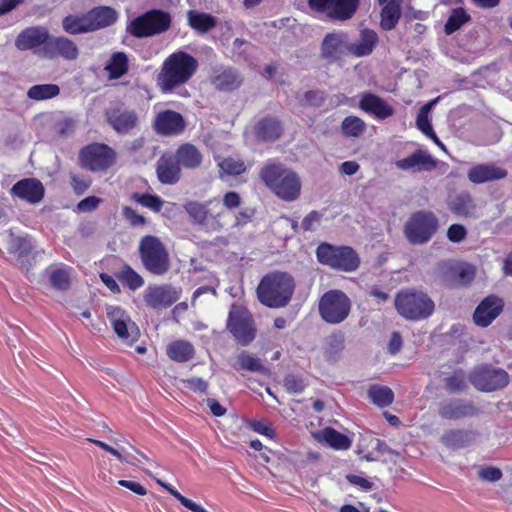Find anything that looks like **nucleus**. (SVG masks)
I'll list each match as a JSON object with an SVG mask.
<instances>
[{
  "instance_id": "f257e3e1",
  "label": "nucleus",
  "mask_w": 512,
  "mask_h": 512,
  "mask_svg": "<svg viewBox=\"0 0 512 512\" xmlns=\"http://www.w3.org/2000/svg\"><path fill=\"white\" fill-rule=\"evenodd\" d=\"M198 66V60L189 53L181 50L173 52L163 61L156 85L162 93H172L190 81Z\"/></svg>"
},
{
  "instance_id": "f03ea898",
  "label": "nucleus",
  "mask_w": 512,
  "mask_h": 512,
  "mask_svg": "<svg viewBox=\"0 0 512 512\" xmlns=\"http://www.w3.org/2000/svg\"><path fill=\"white\" fill-rule=\"evenodd\" d=\"M265 186L279 199L286 202L297 200L302 183L299 175L280 163L267 162L259 172Z\"/></svg>"
},
{
  "instance_id": "7ed1b4c3",
  "label": "nucleus",
  "mask_w": 512,
  "mask_h": 512,
  "mask_svg": "<svg viewBox=\"0 0 512 512\" xmlns=\"http://www.w3.org/2000/svg\"><path fill=\"white\" fill-rule=\"evenodd\" d=\"M295 286V280L291 274L273 271L261 279L257 287V297L269 308H281L290 302Z\"/></svg>"
},
{
  "instance_id": "20e7f679",
  "label": "nucleus",
  "mask_w": 512,
  "mask_h": 512,
  "mask_svg": "<svg viewBox=\"0 0 512 512\" xmlns=\"http://www.w3.org/2000/svg\"><path fill=\"white\" fill-rule=\"evenodd\" d=\"M138 252L143 267L155 276L165 275L171 261L167 248L162 241L154 235H146L139 241Z\"/></svg>"
},
{
  "instance_id": "39448f33",
  "label": "nucleus",
  "mask_w": 512,
  "mask_h": 512,
  "mask_svg": "<svg viewBox=\"0 0 512 512\" xmlns=\"http://www.w3.org/2000/svg\"><path fill=\"white\" fill-rule=\"evenodd\" d=\"M394 306L399 315L413 321L428 318L435 308L434 302L426 293L414 289L399 291Z\"/></svg>"
},
{
  "instance_id": "423d86ee",
  "label": "nucleus",
  "mask_w": 512,
  "mask_h": 512,
  "mask_svg": "<svg viewBox=\"0 0 512 512\" xmlns=\"http://www.w3.org/2000/svg\"><path fill=\"white\" fill-rule=\"evenodd\" d=\"M317 260L332 269L353 272L360 265V258L350 246H335L322 242L316 249Z\"/></svg>"
},
{
  "instance_id": "0eeeda50",
  "label": "nucleus",
  "mask_w": 512,
  "mask_h": 512,
  "mask_svg": "<svg viewBox=\"0 0 512 512\" xmlns=\"http://www.w3.org/2000/svg\"><path fill=\"white\" fill-rule=\"evenodd\" d=\"M171 15L159 9H152L134 18L127 26V32L136 38H146L166 32L171 26Z\"/></svg>"
},
{
  "instance_id": "6e6552de",
  "label": "nucleus",
  "mask_w": 512,
  "mask_h": 512,
  "mask_svg": "<svg viewBox=\"0 0 512 512\" xmlns=\"http://www.w3.org/2000/svg\"><path fill=\"white\" fill-rule=\"evenodd\" d=\"M439 222L434 213L418 211L404 225L407 240L414 245L427 243L436 233Z\"/></svg>"
},
{
  "instance_id": "1a4fd4ad",
  "label": "nucleus",
  "mask_w": 512,
  "mask_h": 512,
  "mask_svg": "<svg viewBox=\"0 0 512 512\" xmlns=\"http://www.w3.org/2000/svg\"><path fill=\"white\" fill-rule=\"evenodd\" d=\"M351 310V301L340 290L326 292L319 301V313L323 320L330 324H338L344 321Z\"/></svg>"
},
{
  "instance_id": "9d476101",
  "label": "nucleus",
  "mask_w": 512,
  "mask_h": 512,
  "mask_svg": "<svg viewBox=\"0 0 512 512\" xmlns=\"http://www.w3.org/2000/svg\"><path fill=\"white\" fill-rule=\"evenodd\" d=\"M215 202L213 199L207 201L189 200L183 205V208L189 216L192 223L201 227L207 232H219L224 225L221 223V212L211 213L210 206Z\"/></svg>"
},
{
  "instance_id": "9b49d317",
  "label": "nucleus",
  "mask_w": 512,
  "mask_h": 512,
  "mask_svg": "<svg viewBox=\"0 0 512 512\" xmlns=\"http://www.w3.org/2000/svg\"><path fill=\"white\" fill-rule=\"evenodd\" d=\"M470 382L479 391L493 392L505 388L510 382L509 374L502 368L483 365L470 374Z\"/></svg>"
},
{
  "instance_id": "f8f14e48",
  "label": "nucleus",
  "mask_w": 512,
  "mask_h": 512,
  "mask_svg": "<svg viewBox=\"0 0 512 512\" xmlns=\"http://www.w3.org/2000/svg\"><path fill=\"white\" fill-rule=\"evenodd\" d=\"M309 8L324 14L333 21L351 19L357 11L359 0H308Z\"/></svg>"
},
{
  "instance_id": "ddd939ff",
  "label": "nucleus",
  "mask_w": 512,
  "mask_h": 512,
  "mask_svg": "<svg viewBox=\"0 0 512 512\" xmlns=\"http://www.w3.org/2000/svg\"><path fill=\"white\" fill-rule=\"evenodd\" d=\"M227 327L238 343L243 346L251 343L256 335V329L251 314L240 307H232L229 313Z\"/></svg>"
},
{
  "instance_id": "4468645a",
  "label": "nucleus",
  "mask_w": 512,
  "mask_h": 512,
  "mask_svg": "<svg viewBox=\"0 0 512 512\" xmlns=\"http://www.w3.org/2000/svg\"><path fill=\"white\" fill-rule=\"evenodd\" d=\"M81 165L93 172L108 169L115 161V152L105 144H90L80 151Z\"/></svg>"
},
{
  "instance_id": "2eb2a0df",
  "label": "nucleus",
  "mask_w": 512,
  "mask_h": 512,
  "mask_svg": "<svg viewBox=\"0 0 512 512\" xmlns=\"http://www.w3.org/2000/svg\"><path fill=\"white\" fill-rule=\"evenodd\" d=\"M106 315L114 332L123 342L133 343L138 340L139 329L124 309L109 305L106 307Z\"/></svg>"
},
{
  "instance_id": "dca6fc26",
  "label": "nucleus",
  "mask_w": 512,
  "mask_h": 512,
  "mask_svg": "<svg viewBox=\"0 0 512 512\" xmlns=\"http://www.w3.org/2000/svg\"><path fill=\"white\" fill-rule=\"evenodd\" d=\"M437 270L443 280L456 286L468 285L476 276L475 266L465 262L441 261Z\"/></svg>"
},
{
  "instance_id": "f3484780",
  "label": "nucleus",
  "mask_w": 512,
  "mask_h": 512,
  "mask_svg": "<svg viewBox=\"0 0 512 512\" xmlns=\"http://www.w3.org/2000/svg\"><path fill=\"white\" fill-rule=\"evenodd\" d=\"M42 56L48 59L62 58L74 61L79 56L77 44L64 36H50L47 43L41 48Z\"/></svg>"
},
{
  "instance_id": "a211bd4d",
  "label": "nucleus",
  "mask_w": 512,
  "mask_h": 512,
  "mask_svg": "<svg viewBox=\"0 0 512 512\" xmlns=\"http://www.w3.org/2000/svg\"><path fill=\"white\" fill-rule=\"evenodd\" d=\"M181 289L170 285L148 286L144 291V301L153 309L167 308L180 299Z\"/></svg>"
},
{
  "instance_id": "6ab92c4d",
  "label": "nucleus",
  "mask_w": 512,
  "mask_h": 512,
  "mask_svg": "<svg viewBox=\"0 0 512 512\" xmlns=\"http://www.w3.org/2000/svg\"><path fill=\"white\" fill-rule=\"evenodd\" d=\"M185 127L184 117L179 112L170 109L158 112L153 122L154 131L163 136L180 135Z\"/></svg>"
},
{
  "instance_id": "aec40b11",
  "label": "nucleus",
  "mask_w": 512,
  "mask_h": 512,
  "mask_svg": "<svg viewBox=\"0 0 512 512\" xmlns=\"http://www.w3.org/2000/svg\"><path fill=\"white\" fill-rule=\"evenodd\" d=\"M503 300L495 295L484 298L476 307L473 321L477 326H489L502 312Z\"/></svg>"
},
{
  "instance_id": "412c9836",
  "label": "nucleus",
  "mask_w": 512,
  "mask_h": 512,
  "mask_svg": "<svg viewBox=\"0 0 512 512\" xmlns=\"http://www.w3.org/2000/svg\"><path fill=\"white\" fill-rule=\"evenodd\" d=\"M436 160L432 155L422 149L414 151L411 155L395 162L397 169L412 173L430 171L436 167Z\"/></svg>"
},
{
  "instance_id": "4be33fe9",
  "label": "nucleus",
  "mask_w": 512,
  "mask_h": 512,
  "mask_svg": "<svg viewBox=\"0 0 512 512\" xmlns=\"http://www.w3.org/2000/svg\"><path fill=\"white\" fill-rule=\"evenodd\" d=\"M348 47V37L345 33H328L321 43V56L330 62H334L348 53Z\"/></svg>"
},
{
  "instance_id": "5701e85b",
  "label": "nucleus",
  "mask_w": 512,
  "mask_h": 512,
  "mask_svg": "<svg viewBox=\"0 0 512 512\" xmlns=\"http://www.w3.org/2000/svg\"><path fill=\"white\" fill-rule=\"evenodd\" d=\"M105 115L107 122L118 134H128L138 124V116L134 110L114 108Z\"/></svg>"
},
{
  "instance_id": "b1692460",
  "label": "nucleus",
  "mask_w": 512,
  "mask_h": 512,
  "mask_svg": "<svg viewBox=\"0 0 512 512\" xmlns=\"http://www.w3.org/2000/svg\"><path fill=\"white\" fill-rule=\"evenodd\" d=\"M44 186L35 178H25L15 183L11 188V194L26 202L39 203L44 197Z\"/></svg>"
},
{
  "instance_id": "393cba45",
  "label": "nucleus",
  "mask_w": 512,
  "mask_h": 512,
  "mask_svg": "<svg viewBox=\"0 0 512 512\" xmlns=\"http://www.w3.org/2000/svg\"><path fill=\"white\" fill-rule=\"evenodd\" d=\"M209 80L219 91H232L242 83V77L235 69L224 66L213 68Z\"/></svg>"
},
{
  "instance_id": "a878e982",
  "label": "nucleus",
  "mask_w": 512,
  "mask_h": 512,
  "mask_svg": "<svg viewBox=\"0 0 512 512\" xmlns=\"http://www.w3.org/2000/svg\"><path fill=\"white\" fill-rule=\"evenodd\" d=\"M359 107L366 113L380 120L389 118L394 114L393 107L373 93L362 94Z\"/></svg>"
},
{
  "instance_id": "bb28decb",
  "label": "nucleus",
  "mask_w": 512,
  "mask_h": 512,
  "mask_svg": "<svg viewBox=\"0 0 512 512\" xmlns=\"http://www.w3.org/2000/svg\"><path fill=\"white\" fill-rule=\"evenodd\" d=\"M156 174L160 183L174 185L181 178V167L172 155H163L156 163Z\"/></svg>"
},
{
  "instance_id": "cd10ccee",
  "label": "nucleus",
  "mask_w": 512,
  "mask_h": 512,
  "mask_svg": "<svg viewBox=\"0 0 512 512\" xmlns=\"http://www.w3.org/2000/svg\"><path fill=\"white\" fill-rule=\"evenodd\" d=\"M49 33L43 27H30L24 29L16 38L15 46L21 50H29L36 47L41 48L47 43Z\"/></svg>"
},
{
  "instance_id": "c85d7f7f",
  "label": "nucleus",
  "mask_w": 512,
  "mask_h": 512,
  "mask_svg": "<svg viewBox=\"0 0 512 512\" xmlns=\"http://www.w3.org/2000/svg\"><path fill=\"white\" fill-rule=\"evenodd\" d=\"M179 166L184 169L194 170L201 166L203 155L200 150L191 143L180 145L172 155Z\"/></svg>"
},
{
  "instance_id": "c756f323",
  "label": "nucleus",
  "mask_w": 512,
  "mask_h": 512,
  "mask_svg": "<svg viewBox=\"0 0 512 512\" xmlns=\"http://www.w3.org/2000/svg\"><path fill=\"white\" fill-rule=\"evenodd\" d=\"M477 413L472 403L464 400L444 402L439 408V415L444 419L457 420Z\"/></svg>"
},
{
  "instance_id": "7c9ffc66",
  "label": "nucleus",
  "mask_w": 512,
  "mask_h": 512,
  "mask_svg": "<svg viewBox=\"0 0 512 512\" xmlns=\"http://www.w3.org/2000/svg\"><path fill=\"white\" fill-rule=\"evenodd\" d=\"M378 42V35L371 29H362L359 38L353 42H348V54L355 57L370 55Z\"/></svg>"
},
{
  "instance_id": "2f4dec72",
  "label": "nucleus",
  "mask_w": 512,
  "mask_h": 512,
  "mask_svg": "<svg viewBox=\"0 0 512 512\" xmlns=\"http://www.w3.org/2000/svg\"><path fill=\"white\" fill-rule=\"evenodd\" d=\"M506 176L507 171L505 169L489 164L475 165L468 172V179L475 184L503 179Z\"/></svg>"
},
{
  "instance_id": "473e14b6",
  "label": "nucleus",
  "mask_w": 512,
  "mask_h": 512,
  "mask_svg": "<svg viewBox=\"0 0 512 512\" xmlns=\"http://www.w3.org/2000/svg\"><path fill=\"white\" fill-rule=\"evenodd\" d=\"M92 31L106 28L114 24L118 13L111 7L99 6L87 12Z\"/></svg>"
},
{
  "instance_id": "72a5a7b5",
  "label": "nucleus",
  "mask_w": 512,
  "mask_h": 512,
  "mask_svg": "<svg viewBox=\"0 0 512 512\" xmlns=\"http://www.w3.org/2000/svg\"><path fill=\"white\" fill-rule=\"evenodd\" d=\"M315 438L336 450H347L351 447V439L331 427L324 428L315 434Z\"/></svg>"
},
{
  "instance_id": "f704fd0d",
  "label": "nucleus",
  "mask_w": 512,
  "mask_h": 512,
  "mask_svg": "<svg viewBox=\"0 0 512 512\" xmlns=\"http://www.w3.org/2000/svg\"><path fill=\"white\" fill-rule=\"evenodd\" d=\"M401 3L402 0H390L383 4L380 21L383 30L390 31L396 27L401 17Z\"/></svg>"
},
{
  "instance_id": "c9c22d12",
  "label": "nucleus",
  "mask_w": 512,
  "mask_h": 512,
  "mask_svg": "<svg viewBox=\"0 0 512 512\" xmlns=\"http://www.w3.org/2000/svg\"><path fill=\"white\" fill-rule=\"evenodd\" d=\"M63 30L70 35L93 32L89 23L88 14L68 15L62 20Z\"/></svg>"
},
{
  "instance_id": "e433bc0d",
  "label": "nucleus",
  "mask_w": 512,
  "mask_h": 512,
  "mask_svg": "<svg viewBox=\"0 0 512 512\" xmlns=\"http://www.w3.org/2000/svg\"><path fill=\"white\" fill-rule=\"evenodd\" d=\"M128 69V57L124 52L113 53L104 68L110 80L121 78L128 72Z\"/></svg>"
},
{
  "instance_id": "4c0bfd02",
  "label": "nucleus",
  "mask_w": 512,
  "mask_h": 512,
  "mask_svg": "<svg viewBox=\"0 0 512 512\" xmlns=\"http://www.w3.org/2000/svg\"><path fill=\"white\" fill-rule=\"evenodd\" d=\"M166 352L168 357L173 361L187 362L193 358L195 350L190 342L176 340L168 344Z\"/></svg>"
},
{
  "instance_id": "58836bf2",
  "label": "nucleus",
  "mask_w": 512,
  "mask_h": 512,
  "mask_svg": "<svg viewBox=\"0 0 512 512\" xmlns=\"http://www.w3.org/2000/svg\"><path fill=\"white\" fill-rule=\"evenodd\" d=\"M282 133V126L277 119L266 118L256 126V136L262 141H275Z\"/></svg>"
},
{
  "instance_id": "ea45409f",
  "label": "nucleus",
  "mask_w": 512,
  "mask_h": 512,
  "mask_svg": "<svg viewBox=\"0 0 512 512\" xmlns=\"http://www.w3.org/2000/svg\"><path fill=\"white\" fill-rule=\"evenodd\" d=\"M188 24L199 33H206L217 25L216 18L211 14L190 10L187 14Z\"/></svg>"
},
{
  "instance_id": "a19ab883",
  "label": "nucleus",
  "mask_w": 512,
  "mask_h": 512,
  "mask_svg": "<svg viewBox=\"0 0 512 512\" xmlns=\"http://www.w3.org/2000/svg\"><path fill=\"white\" fill-rule=\"evenodd\" d=\"M450 209L458 216L470 217L474 214L476 205L468 192H461L451 200Z\"/></svg>"
},
{
  "instance_id": "79ce46f5",
  "label": "nucleus",
  "mask_w": 512,
  "mask_h": 512,
  "mask_svg": "<svg viewBox=\"0 0 512 512\" xmlns=\"http://www.w3.org/2000/svg\"><path fill=\"white\" fill-rule=\"evenodd\" d=\"M237 364L241 370L269 374V369L262 363L261 359L248 351H242L238 354Z\"/></svg>"
},
{
  "instance_id": "37998d69",
  "label": "nucleus",
  "mask_w": 512,
  "mask_h": 512,
  "mask_svg": "<svg viewBox=\"0 0 512 512\" xmlns=\"http://www.w3.org/2000/svg\"><path fill=\"white\" fill-rule=\"evenodd\" d=\"M117 279L130 290H137L144 285L143 277L131 266L125 264L116 273Z\"/></svg>"
},
{
  "instance_id": "c03bdc74",
  "label": "nucleus",
  "mask_w": 512,
  "mask_h": 512,
  "mask_svg": "<svg viewBox=\"0 0 512 512\" xmlns=\"http://www.w3.org/2000/svg\"><path fill=\"white\" fill-rule=\"evenodd\" d=\"M60 94V88L56 84H39L30 87L27 91L28 98L35 101H43L54 98Z\"/></svg>"
},
{
  "instance_id": "a18cd8bd",
  "label": "nucleus",
  "mask_w": 512,
  "mask_h": 512,
  "mask_svg": "<svg viewBox=\"0 0 512 512\" xmlns=\"http://www.w3.org/2000/svg\"><path fill=\"white\" fill-rule=\"evenodd\" d=\"M368 396L370 400L379 407H387L394 400V393L387 386H371L368 390Z\"/></svg>"
},
{
  "instance_id": "49530a36",
  "label": "nucleus",
  "mask_w": 512,
  "mask_h": 512,
  "mask_svg": "<svg viewBox=\"0 0 512 512\" xmlns=\"http://www.w3.org/2000/svg\"><path fill=\"white\" fill-rule=\"evenodd\" d=\"M472 439V434L465 430H450L443 434L441 441L449 448H461Z\"/></svg>"
},
{
  "instance_id": "de8ad7c7",
  "label": "nucleus",
  "mask_w": 512,
  "mask_h": 512,
  "mask_svg": "<svg viewBox=\"0 0 512 512\" xmlns=\"http://www.w3.org/2000/svg\"><path fill=\"white\" fill-rule=\"evenodd\" d=\"M438 99L439 98H435L426 103L424 106L420 108L417 114L416 126L424 135H428L429 133H432L434 131L431 121L429 119V114L433 107L435 106V104L438 102Z\"/></svg>"
},
{
  "instance_id": "09e8293b",
  "label": "nucleus",
  "mask_w": 512,
  "mask_h": 512,
  "mask_svg": "<svg viewBox=\"0 0 512 512\" xmlns=\"http://www.w3.org/2000/svg\"><path fill=\"white\" fill-rule=\"evenodd\" d=\"M72 271L71 267L53 269L49 276L51 285L58 290H67L70 287Z\"/></svg>"
},
{
  "instance_id": "8fccbe9b",
  "label": "nucleus",
  "mask_w": 512,
  "mask_h": 512,
  "mask_svg": "<svg viewBox=\"0 0 512 512\" xmlns=\"http://www.w3.org/2000/svg\"><path fill=\"white\" fill-rule=\"evenodd\" d=\"M156 481L161 487H163L167 492H169L175 499H177L185 508L189 509L190 511H192V512H208L200 504H197L196 502L192 501L191 499L183 496L170 484L165 483L160 479H156Z\"/></svg>"
},
{
  "instance_id": "3c124183",
  "label": "nucleus",
  "mask_w": 512,
  "mask_h": 512,
  "mask_svg": "<svg viewBox=\"0 0 512 512\" xmlns=\"http://www.w3.org/2000/svg\"><path fill=\"white\" fill-rule=\"evenodd\" d=\"M470 20V16L463 8L454 9L444 27L445 33L450 35L460 29L466 22Z\"/></svg>"
},
{
  "instance_id": "603ef678",
  "label": "nucleus",
  "mask_w": 512,
  "mask_h": 512,
  "mask_svg": "<svg viewBox=\"0 0 512 512\" xmlns=\"http://www.w3.org/2000/svg\"><path fill=\"white\" fill-rule=\"evenodd\" d=\"M365 127V122L357 116H348L341 123V130L348 137H359Z\"/></svg>"
},
{
  "instance_id": "864d4df0",
  "label": "nucleus",
  "mask_w": 512,
  "mask_h": 512,
  "mask_svg": "<svg viewBox=\"0 0 512 512\" xmlns=\"http://www.w3.org/2000/svg\"><path fill=\"white\" fill-rule=\"evenodd\" d=\"M218 166L223 173L229 176H237L246 171V165L244 161L232 157L219 159Z\"/></svg>"
},
{
  "instance_id": "5fc2aeb1",
  "label": "nucleus",
  "mask_w": 512,
  "mask_h": 512,
  "mask_svg": "<svg viewBox=\"0 0 512 512\" xmlns=\"http://www.w3.org/2000/svg\"><path fill=\"white\" fill-rule=\"evenodd\" d=\"M132 199L139 203L140 205L149 208L153 212H160L163 206V200L157 195L151 194H139L134 193L132 195Z\"/></svg>"
},
{
  "instance_id": "6e6d98bb",
  "label": "nucleus",
  "mask_w": 512,
  "mask_h": 512,
  "mask_svg": "<svg viewBox=\"0 0 512 512\" xmlns=\"http://www.w3.org/2000/svg\"><path fill=\"white\" fill-rule=\"evenodd\" d=\"M283 384L286 390L292 394L301 393L306 387L304 380L293 374L287 375L283 380Z\"/></svg>"
},
{
  "instance_id": "4d7b16f0",
  "label": "nucleus",
  "mask_w": 512,
  "mask_h": 512,
  "mask_svg": "<svg viewBox=\"0 0 512 512\" xmlns=\"http://www.w3.org/2000/svg\"><path fill=\"white\" fill-rule=\"evenodd\" d=\"M467 236V229L461 224H452L447 229V238L452 243H460Z\"/></svg>"
},
{
  "instance_id": "13d9d810",
  "label": "nucleus",
  "mask_w": 512,
  "mask_h": 512,
  "mask_svg": "<svg viewBox=\"0 0 512 512\" xmlns=\"http://www.w3.org/2000/svg\"><path fill=\"white\" fill-rule=\"evenodd\" d=\"M122 214L131 226L138 227L146 225L145 217L138 214L133 208L129 206L123 207Z\"/></svg>"
},
{
  "instance_id": "bf43d9fd",
  "label": "nucleus",
  "mask_w": 512,
  "mask_h": 512,
  "mask_svg": "<svg viewBox=\"0 0 512 512\" xmlns=\"http://www.w3.org/2000/svg\"><path fill=\"white\" fill-rule=\"evenodd\" d=\"M322 213L318 211H311L302 220V227L305 231H313L320 224Z\"/></svg>"
},
{
  "instance_id": "052dcab7",
  "label": "nucleus",
  "mask_w": 512,
  "mask_h": 512,
  "mask_svg": "<svg viewBox=\"0 0 512 512\" xmlns=\"http://www.w3.org/2000/svg\"><path fill=\"white\" fill-rule=\"evenodd\" d=\"M101 201L102 200L96 196H88L77 204V210L82 213L94 211Z\"/></svg>"
},
{
  "instance_id": "680f3d73",
  "label": "nucleus",
  "mask_w": 512,
  "mask_h": 512,
  "mask_svg": "<svg viewBox=\"0 0 512 512\" xmlns=\"http://www.w3.org/2000/svg\"><path fill=\"white\" fill-rule=\"evenodd\" d=\"M222 201H223L224 207L227 208L228 210L236 209L242 203L240 194L235 191H229V192L225 193Z\"/></svg>"
},
{
  "instance_id": "e2e57ef3",
  "label": "nucleus",
  "mask_w": 512,
  "mask_h": 512,
  "mask_svg": "<svg viewBox=\"0 0 512 512\" xmlns=\"http://www.w3.org/2000/svg\"><path fill=\"white\" fill-rule=\"evenodd\" d=\"M91 185V181L89 179H85L78 175L71 176V186L76 194H83Z\"/></svg>"
},
{
  "instance_id": "0e129e2a",
  "label": "nucleus",
  "mask_w": 512,
  "mask_h": 512,
  "mask_svg": "<svg viewBox=\"0 0 512 512\" xmlns=\"http://www.w3.org/2000/svg\"><path fill=\"white\" fill-rule=\"evenodd\" d=\"M186 387L194 392H206L208 383L199 377H191L184 381Z\"/></svg>"
},
{
  "instance_id": "69168bd1",
  "label": "nucleus",
  "mask_w": 512,
  "mask_h": 512,
  "mask_svg": "<svg viewBox=\"0 0 512 512\" xmlns=\"http://www.w3.org/2000/svg\"><path fill=\"white\" fill-rule=\"evenodd\" d=\"M502 476L500 469L495 467H487L479 471V477L482 480L495 482L498 481Z\"/></svg>"
},
{
  "instance_id": "338daca9",
  "label": "nucleus",
  "mask_w": 512,
  "mask_h": 512,
  "mask_svg": "<svg viewBox=\"0 0 512 512\" xmlns=\"http://www.w3.org/2000/svg\"><path fill=\"white\" fill-rule=\"evenodd\" d=\"M76 123L73 119L66 118L57 124L58 134L60 136H69L75 130Z\"/></svg>"
},
{
  "instance_id": "774afa93",
  "label": "nucleus",
  "mask_w": 512,
  "mask_h": 512,
  "mask_svg": "<svg viewBox=\"0 0 512 512\" xmlns=\"http://www.w3.org/2000/svg\"><path fill=\"white\" fill-rule=\"evenodd\" d=\"M118 484L129 489L137 495L144 496L147 494V490L139 482L131 480H119Z\"/></svg>"
}]
</instances>
